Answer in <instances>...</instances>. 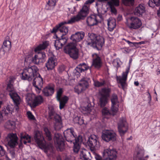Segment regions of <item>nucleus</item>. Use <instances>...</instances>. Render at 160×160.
<instances>
[{
    "label": "nucleus",
    "mask_w": 160,
    "mask_h": 160,
    "mask_svg": "<svg viewBox=\"0 0 160 160\" xmlns=\"http://www.w3.org/2000/svg\"><path fill=\"white\" fill-rule=\"evenodd\" d=\"M38 69L35 66H33L25 69L22 73L21 78L24 80L31 81L34 77L33 85L38 90H41L43 84V79L37 72Z\"/></svg>",
    "instance_id": "obj_1"
},
{
    "label": "nucleus",
    "mask_w": 160,
    "mask_h": 160,
    "mask_svg": "<svg viewBox=\"0 0 160 160\" xmlns=\"http://www.w3.org/2000/svg\"><path fill=\"white\" fill-rule=\"evenodd\" d=\"M88 40L86 42V45L92 46L98 50H101L104 43V38L93 33H88Z\"/></svg>",
    "instance_id": "obj_2"
},
{
    "label": "nucleus",
    "mask_w": 160,
    "mask_h": 160,
    "mask_svg": "<svg viewBox=\"0 0 160 160\" xmlns=\"http://www.w3.org/2000/svg\"><path fill=\"white\" fill-rule=\"evenodd\" d=\"M95 0H88L84 3L82 9L76 16L73 17L68 20V23H72L82 19L86 17L89 12V5L93 2Z\"/></svg>",
    "instance_id": "obj_3"
},
{
    "label": "nucleus",
    "mask_w": 160,
    "mask_h": 160,
    "mask_svg": "<svg viewBox=\"0 0 160 160\" xmlns=\"http://www.w3.org/2000/svg\"><path fill=\"white\" fill-rule=\"evenodd\" d=\"M34 138L38 146L41 149H44L45 152H47L50 148L52 149L53 147L52 144L47 145L46 144L44 138L42 133L39 131H37L35 132Z\"/></svg>",
    "instance_id": "obj_4"
},
{
    "label": "nucleus",
    "mask_w": 160,
    "mask_h": 160,
    "mask_svg": "<svg viewBox=\"0 0 160 160\" xmlns=\"http://www.w3.org/2000/svg\"><path fill=\"white\" fill-rule=\"evenodd\" d=\"M63 51L74 60H76L79 57V50L73 43L70 42L65 46Z\"/></svg>",
    "instance_id": "obj_5"
},
{
    "label": "nucleus",
    "mask_w": 160,
    "mask_h": 160,
    "mask_svg": "<svg viewBox=\"0 0 160 160\" xmlns=\"http://www.w3.org/2000/svg\"><path fill=\"white\" fill-rule=\"evenodd\" d=\"M111 89L109 88H103L99 92L100 98L98 105L102 108L105 106L108 102V98L110 96Z\"/></svg>",
    "instance_id": "obj_6"
},
{
    "label": "nucleus",
    "mask_w": 160,
    "mask_h": 160,
    "mask_svg": "<svg viewBox=\"0 0 160 160\" xmlns=\"http://www.w3.org/2000/svg\"><path fill=\"white\" fill-rule=\"evenodd\" d=\"M7 89L11 98L16 105L18 107V105L20 103L21 99L15 91L13 84H8ZM18 109V107L16 108L17 110Z\"/></svg>",
    "instance_id": "obj_7"
},
{
    "label": "nucleus",
    "mask_w": 160,
    "mask_h": 160,
    "mask_svg": "<svg viewBox=\"0 0 160 160\" xmlns=\"http://www.w3.org/2000/svg\"><path fill=\"white\" fill-rule=\"evenodd\" d=\"M125 23L129 28L133 29L139 28L142 24L141 20L135 17H131L127 18Z\"/></svg>",
    "instance_id": "obj_8"
},
{
    "label": "nucleus",
    "mask_w": 160,
    "mask_h": 160,
    "mask_svg": "<svg viewBox=\"0 0 160 160\" xmlns=\"http://www.w3.org/2000/svg\"><path fill=\"white\" fill-rule=\"evenodd\" d=\"M102 138L103 140L107 142L114 141L116 139V134L112 131L105 130L102 131Z\"/></svg>",
    "instance_id": "obj_9"
},
{
    "label": "nucleus",
    "mask_w": 160,
    "mask_h": 160,
    "mask_svg": "<svg viewBox=\"0 0 160 160\" xmlns=\"http://www.w3.org/2000/svg\"><path fill=\"white\" fill-rule=\"evenodd\" d=\"M87 143L91 151L94 154L95 153L94 150L96 149V147L98 148L100 145V143L98 141L96 136L94 135H91L88 138Z\"/></svg>",
    "instance_id": "obj_10"
},
{
    "label": "nucleus",
    "mask_w": 160,
    "mask_h": 160,
    "mask_svg": "<svg viewBox=\"0 0 160 160\" xmlns=\"http://www.w3.org/2000/svg\"><path fill=\"white\" fill-rule=\"evenodd\" d=\"M13 106L11 104H8L0 112V124L5 120L8 119L9 113H11L13 109Z\"/></svg>",
    "instance_id": "obj_11"
},
{
    "label": "nucleus",
    "mask_w": 160,
    "mask_h": 160,
    "mask_svg": "<svg viewBox=\"0 0 160 160\" xmlns=\"http://www.w3.org/2000/svg\"><path fill=\"white\" fill-rule=\"evenodd\" d=\"M63 134L66 140L71 143L76 141L78 138L72 128L67 129L64 131Z\"/></svg>",
    "instance_id": "obj_12"
},
{
    "label": "nucleus",
    "mask_w": 160,
    "mask_h": 160,
    "mask_svg": "<svg viewBox=\"0 0 160 160\" xmlns=\"http://www.w3.org/2000/svg\"><path fill=\"white\" fill-rule=\"evenodd\" d=\"M63 92L62 88H59L57 92L56 97L57 100L59 102V108L60 109L64 108L68 100V97L66 96H64L61 98Z\"/></svg>",
    "instance_id": "obj_13"
},
{
    "label": "nucleus",
    "mask_w": 160,
    "mask_h": 160,
    "mask_svg": "<svg viewBox=\"0 0 160 160\" xmlns=\"http://www.w3.org/2000/svg\"><path fill=\"white\" fill-rule=\"evenodd\" d=\"M118 128L119 132L120 135L122 137L128 129V124L125 118H122L120 119L118 123Z\"/></svg>",
    "instance_id": "obj_14"
},
{
    "label": "nucleus",
    "mask_w": 160,
    "mask_h": 160,
    "mask_svg": "<svg viewBox=\"0 0 160 160\" xmlns=\"http://www.w3.org/2000/svg\"><path fill=\"white\" fill-rule=\"evenodd\" d=\"M54 139V142L57 143V150L61 152L64 149L65 144L62 135L58 133H55Z\"/></svg>",
    "instance_id": "obj_15"
},
{
    "label": "nucleus",
    "mask_w": 160,
    "mask_h": 160,
    "mask_svg": "<svg viewBox=\"0 0 160 160\" xmlns=\"http://www.w3.org/2000/svg\"><path fill=\"white\" fill-rule=\"evenodd\" d=\"M8 145L10 147L14 148L18 144V137L16 133H9L6 138Z\"/></svg>",
    "instance_id": "obj_16"
},
{
    "label": "nucleus",
    "mask_w": 160,
    "mask_h": 160,
    "mask_svg": "<svg viewBox=\"0 0 160 160\" xmlns=\"http://www.w3.org/2000/svg\"><path fill=\"white\" fill-rule=\"evenodd\" d=\"M59 31L60 33V35L61 38H59L57 35H56V38L59 39L63 46L67 43V38L66 37H63V36L65 35L68 33V28L67 27H63L60 29Z\"/></svg>",
    "instance_id": "obj_17"
},
{
    "label": "nucleus",
    "mask_w": 160,
    "mask_h": 160,
    "mask_svg": "<svg viewBox=\"0 0 160 160\" xmlns=\"http://www.w3.org/2000/svg\"><path fill=\"white\" fill-rule=\"evenodd\" d=\"M112 106L111 109L113 115H115L118 110V96L116 94H113L111 98Z\"/></svg>",
    "instance_id": "obj_18"
},
{
    "label": "nucleus",
    "mask_w": 160,
    "mask_h": 160,
    "mask_svg": "<svg viewBox=\"0 0 160 160\" xmlns=\"http://www.w3.org/2000/svg\"><path fill=\"white\" fill-rule=\"evenodd\" d=\"M117 152L113 150L107 149L104 150L103 152L104 157H107L106 160H115L117 158Z\"/></svg>",
    "instance_id": "obj_19"
},
{
    "label": "nucleus",
    "mask_w": 160,
    "mask_h": 160,
    "mask_svg": "<svg viewBox=\"0 0 160 160\" xmlns=\"http://www.w3.org/2000/svg\"><path fill=\"white\" fill-rule=\"evenodd\" d=\"M85 35V33L83 32H78L72 34L70 39L73 41L74 43H76L81 41L84 38Z\"/></svg>",
    "instance_id": "obj_20"
},
{
    "label": "nucleus",
    "mask_w": 160,
    "mask_h": 160,
    "mask_svg": "<svg viewBox=\"0 0 160 160\" xmlns=\"http://www.w3.org/2000/svg\"><path fill=\"white\" fill-rule=\"evenodd\" d=\"M92 56L93 59L92 66L96 68H99L102 65L100 58L96 54H93Z\"/></svg>",
    "instance_id": "obj_21"
},
{
    "label": "nucleus",
    "mask_w": 160,
    "mask_h": 160,
    "mask_svg": "<svg viewBox=\"0 0 160 160\" xmlns=\"http://www.w3.org/2000/svg\"><path fill=\"white\" fill-rule=\"evenodd\" d=\"M129 69L130 66H129L126 69L125 72L122 73V77L119 79L117 78V80L119 81L123 89H124L125 86L128 74L129 72Z\"/></svg>",
    "instance_id": "obj_22"
},
{
    "label": "nucleus",
    "mask_w": 160,
    "mask_h": 160,
    "mask_svg": "<svg viewBox=\"0 0 160 160\" xmlns=\"http://www.w3.org/2000/svg\"><path fill=\"white\" fill-rule=\"evenodd\" d=\"M99 2H104L107 1V4L111 8L112 11L114 12L116 11L115 8H112L114 6H118L119 5L120 0H97Z\"/></svg>",
    "instance_id": "obj_23"
},
{
    "label": "nucleus",
    "mask_w": 160,
    "mask_h": 160,
    "mask_svg": "<svg viewBox=\"0 0 160 160\" xmlns=\"http://www.w3.org/2000/svg\"><path fill=\"white\" fill-rule=\"evenodd\" d=\"M57 64L56 60L54 57H51L49 58L47 62L46 63V66L48 70H50L53 69Z\"/></svg>",
    "instance_id": "obj_24"
},
{
    "label": "nucleus",
    "mask_w": 160,
    "mask_h": 160,
    "mask_svg": "<svg viewBox=\"0 0 160 160\" xmlns=\"http://www.w3.org/2000/svg\"><path fill=\"white\" fill-rule=\"evenodd\" d=\"M54 122V128L56 130H60L62 127V123L61 117L59 115H56L55 117Z\"/></svg>",
    "instance_id": "obj_25"
},
{
    "label": "nucleus",
    "mask_w": 160,
    "mask_h": 160,
    "mask_svg": "<svg viewBox=\"0 0 160 160\" xmlns=\"http://www.w3.org/2000/svg\"><path fill=\"white\" fill-rule=\"evenodd\" d=\"M145 12V7L144 5L142 4H140L136 7L134 10L135 15L141 16L142 14Z\"/></svg>",
    "instance_id": "obj_26"
},
{
    "label": "nucleus",
    "mask_w": 160,
    "mask_h": 160,
    "mask_svg": "<svg viewBox=\"0 0 160 160\" xmlns=\"http://www.w3.org/2000/svg\"><path fill=\"white\" fill-rule=\"evenodd\" d=\"M87 22L88 25L90 26L97 25L98 23V21L97 18V16L95 15H92L88 17Z\"/></svg>",
    "instance_id": "obj_27"
},
{
    "label": "nucleus",
    "mask_w": 160,
    "mask_h": 160,
    "mask_svg": "<svg viewBox=\"0 0 160 160\" xmlns=\"http://www.w3.org/2000/svg\"><path fill=\"white\" fill-rule=\"evenodd\" d=\"M11 48V42L9 40H5L3 42V45L0 49L1 52H3V54L8 51Z\"/></svg>",
    "instance_id": "obj_28"
},
{
    "label": "nucleus",
    "mask_w": 160,
    "mask_h": 160,
    "mask_svg": "<svg viewBox=\"0 0 160 160\" xmlns=\"http://www.w3.org/2000/svg\"><path fill=\"white\" fill-rule=\"evenodd\" d=\"M82 141V137L79 136L76 140V141L73 142L72 143L74 144L73 150L74 152L75 153H77L80 148V146L79 142Z\"/></svg>",
    "instance_id": "obj_29"
},
{
    "label": "nucleus",
    "mask_w": 160,
    "mask_h": 160,
    "mask_svg": "<svg viewBox=\"0 0 160 160\" xmlns=\"http://www.w3.org/2000/svg\"><path fill=\"white\" fill-rule=\"evenodd\" d=\"M20 137L21 143L23 142L26 144L27 142L29 143L31 142V137L25 133L21 132L20 134Z\"/></svg>",
    "instance_id": "obj_30"
},
{
    "label": "nucleus",
    "mask_w": 160,
    "mask_h": 160,
    "mask_svg": "<svg viewBox=\"0 0 160 160\" xmlns=\"http://www.w3.org/2000/svg\"><path fill=\"white\" fill-rule=\"evenodd\" d=\"M89 67L85 63H80L76 67V70L79 73L84 72L88 69Z\"/></svg>",
    "instance_id": "obj_31"
},
{
    "label": "nucleus",
    "mask_w": 160,
    "mask_h": 160,
    "mask_svg": "<svg viewBox=\"0 0 160 160\" xmlns=\"http://www.w3.org/2000/svg\"><path fill=\"white\" fill-rule=\"evenodd\" d=\"M108 30L112 31L116 26V20L114 18H110L108 20Z\"/></svg>",
    "instance_id": "obj_32"
},
{
    "label": "nucleus",
    "mask_w": 160,
    "mask_h": 160,
    "mask_svg": "<svg viewBox=\"0 0 160 160\" xmlns=\"http://www.w3.org/2000/svg\"><path fill=\"white\" fill-rule=\"evenodd\" d=\"M90 80V79L89 78H83L80 80L79 84L85 90L89 86V82Z\"/></svg>",
    "instance_id": "obj_33"
},
{
    "label": "nucleus",
    "mask_w": 160,
    "mask_h": 160,
    "mask_svg": "<svg viewBox=\"0 0 160 160\" xmlns=\"http://www.w3.org/2000/svg\"><path fill=\"white\" fill-rule=\"evenodd\" d=\"M43 102V99L41 96L35 97L32 103V107L33 108L41 104Z\"/></svg>",
    "instance_id": "obj_34"
},
{
    "label": "nucleus",
    "mask_w": 160,
    "mask_h": 160,
    "mask_svg": "<svg viewBox=\"0 0 160 160\" xmlns=\"http://www.w3.org/2000/svg\"><path fill=\"white\" fill-rule=\"evenodd\" d=\"M42 92L45 96L52 95L54 92V88L52 87L48 86L43 89Z\"/></svg>",
    "instance_id": "obj_35"
},
{
    "label": "nucleus",
    "mask_w": 160,
    "mask_h": 160,
    "mask_svg": "<svg viewBox=\"0 0 160 160\" xmlns=\"http://www.w3.org/2000/svg\"><path fill=\"white\" fill-rule=\"evenodd\" d=\"M41 54L35 55L32 58V62L36 64H38L43 62L42 59L40 58Z\"/></svg>",
    "instance_id": "obj_36"
},
{
    "label": "nucleus",
    "mask_w": 160,
    "mask_h": 160,
    "mask_svg": "<svg viewBox=\"0 0 160 160\" xmlns=\"http://www.w3.org/2000/svg\"><path fill=\"white\" fill-rule=\"evenodd\" d=\"M49 44L48 41L44 42L42 44H40L37 47L34 49V51L36 52L41 50L45 49L48 46Z\"/></svg>",
    "instance_id": "obj_37"
},
{
    "label": "nucleus",
    "mask_w": 160,
    "mask_h": 160,
    "mask_svg": "<svg viewBox=\"0 0 160 160\" xmlns=\"http://www.w3.org/2000/svg\"><path fill=\"white\" fill-rule=\"evenodd\" d=\"M43 130L44 132V135L46 136V139L48 141H50L52 140V136L51 132L48 128L47 127L43 128Z\"/></svg>",
    "instance_id": "obj_38"
},
{
    "label": "nucleus",
    "mask_w": 160,
    "mask_h": 160,
    "mask_svg": "<svg viewBox=\"0 0 160 160\" xmlns=\"http://www.w3.org/2000/svg\"><path fill=\"white\" fill-rule=\"evenodd\" d=\"M64 23H68V22H62L60 23L58 25L56 26L55 27L53 28L52 30L51 31L52 33H56V32H60L59 30L61 28H62L63 27H65L63 26ZM68 24H69L68 23Z\"/></svg>",
    "instance_id": "obj_39"
},
{
    "label": "nucleus",
    "mask_w": 160,
    "mask_h": 160,
    "mask_svg": "<svg viewBox=\"0 0 160 160\" xmlns=\"http://www.w3.org/2000/svg\"><path fill=\"white\" fill-rule=\"evenodd\" d=\"M148 4L150 7L152 8L155 6H159L160 5V0H149Z\"/></svg>",
    "instance_id": "obj_40"
},
{
    "label": "nucleus",
    "mask_w": 160,
    "mask_h": 160,
    "mask_svg": "<svg viewBox=\"0 0 160 160\" xmlns=\"http://www.w3.org/2000/svg\"><path fill=\"white\" fill-rule=\"evenodd\" d=\"M80 155L81 158L83 160L85 159L89 158V153L86 150L84 149L80 151Z\"/></svg>",
    "instance_id": "obj_41"
},
{
    "label": "nucleus",
    "mask_w": 160,
    "mask_h": 160,
    "mask_svg": "<svg viewBox=\"0 0 160 160\" xmlns=\"http://www.w3.org/2000/svg\"><path fill=\"white\" fill-rule=\"evenodd\" d=\"M15 124L14 122L12 121H8L5 125V128L9 129H12L14 128Z\"/></svg>",
    "instance_id": "obj_42"
},
{
    "label": "nucleus",
    "mask_w": 160,
    "mask_h": 160,
    "mask_svg": "<svg viewBox=\"0 0 160 160\" xmlns=\"http://www.w3.org/2000/svg\"><path fill=\"white\" fill-rule=\"evenodd\" d=\"M56 115H58L56 113L53 108L51 107L49 108V110L48 111V117L50 119H52L53 118L55 119V117Z\"/></svg>",
    "instance_id": "obj_43"
},
{
    "label": "nucleus",
    "mask_w": 160,
    "mask_h": 160,
    "mask_svg": "<svg viewBox=\"0 0 160 160\" xmlns=\"http://www.w3.org/2000/svg\"><path fill=\"white\" fill-rule=\"evenodd\" d=\"M91 108L90 105L88 104L86 107H83L82 108V112L84 114L90 113L91 111Z\"/></svg>",
    "instance_id": "obj_44"
},
{
    "label": "nucleus",
    "mask_w": 160,
    "mask_h": 160,
    "mask_svg": "<svg viewBox=\"0 0 160 160\" xmlns=\"http://www.w3.org/2000/svg\"><path fill=\"white\" fill-rule=\"evenodd\" d=\"M112 113H111L109 111V109L106 107L103 108L102 110V113L103 117L104 118V116L108 115L110 114L113 115V112L112 111Z\"/></svg>",
    "instance_id": "obj_45"
},
{
    "label": "nucleus",
    "mask_w": 160,
    "mask_h": 160,
    "mask_svg": "<svg viewBox=\"0 0 160 160\" xmlns=\"http://www.w3.org/2000/svg\"><path fill=\"white\" fill-rule=\"evenodd\" d=\"M74 90L75 92L77 93L78 94H79L85 90L78 84L77 86L75 87Z\"/></svg>",
    "instance_id": "obj_46"
},
{
    "label": "nucleus",
    "mask_w": 160,
    "mask_h": 160,
    "mask_svg": "<svg viewBox=\"0 0 160 160\" xmlns=\"http://www.w3.org/2000/svg\"><path fill=\"white\" fill-rule=\"evenodd\" d=\"M135 0H122L123 3L126 6H132L134 3Z\"/></svg>",
    "instance_id": "obj_47"
},
{
    "label": "nucleus",
    "mask_w": 160,
    "mask_h": 160,
    "mask_svg": "<svg viewBox=\"0 0 160 160\" xmlns=\"http://www.w3.org/2000/svg\"><path fill=\"white\" fill-rule=\"evenodd\" d=\"M98 14L97 15L101 19H102V15L104 14L107 12V11L104 10L102 8L101 9L97 10Z\"/></svg>",
    "instance_id": "obj_48"
},
{
    "label": "nucleus",
    "mask_w": 160,
    "mask_h": 160,
    "mask_svg": "<svg viewBox=\"0 0 160 160\" xmlns=\"http://www.w3.org/2000/svg\"><path fill=\"white\" fill-rule=\"evenodd\" d=\"M54 46L57 50H59L62 47V45L58 39L55 41Z\"/></svg>",
    "instance_id": "obj_49"
},
{
    "label": "nucleus",
    "mask_w": 160,
    "mask_h": 160,
    "mask_svg": "<svg viewBox=\"0 0 160 160\" xmlns=\"http://www.w3.org/2000/svg\"><path fill=\"white\" fill-rule=\"evenodd\" d=\"M105 84V82L104 80H102L101 82H99L98 81H94V86L97 87H100L103 86Z\"/></svg>",
    "instance_id": "obj_50"
},
{
    "label": "nucleus",
    "mask_w": 160,
    "mask_h": 160,
    "mask_svg": "<svg viewBox=\"0 0 160 160\" xmlns=\"http://www.w3.org/2000/svg\"><path fill=\"white\" fill-rule=\"evenodd\" d=\"M56 2V0H49L47 2V5L50 7H53L55 5Z\"/></svg>",
    "instance_id": "obj_51"
},
{
    "label": "nucleus",
    "mask_w": 160,
    "mask_h": 160,
    "mask_svg": "<svg viewBox=\"0 0 160 160\" xmlns=\"http://www.w3.org/2000/svg\"><path fill=\"white\" fill-rule=\"evenodd\" d=\"M5 154V151L3 147L0 145V157L4 156Z\"/></svg>",
    "instance_id": "obj_52"
},
{
    "label": "nucleus",
    "mask_w": 160,
    "mask_h": 160,
    "mask_svg": "<svg viewBox=\"0 0 160 160\" xmlns=\"http://www.w3.org/2000/svg\"><path fill=\"white\" fill-rule=\"evenodd\" d=\"M37 54H41L40 58L42 61L43 62L44 61V59L45 58L46 56L44 52H38Z\"/></svg>",
    "instance_id": "obj_53"
},
{
    "label": "nucleus",
    "mask_w": 160,
    "mask_h": 160,
    "mask_svg": "<svg viewBox=\"0 0 160 160\" xmlns=\"http://www.w3.org/2000/svg\"><path fill=\"white\" fill-rule=\"evenodd\" d=\"M27 114L28 116V118L31 120H34L35 118L33 115L32 114L31 112L30 111L27 112Z\"/></svg>",
    "instance_id": "obj_54"
},
{
    "label": "nucleus",
    "mask_w": 160,
    "mask_h": 160,
    "mask_svg": "<svg viewBox=\"0 0 160 160\" xmlns=\"http://www.w3.org/2000/svg\"><path fill=\"white\" fill-rule=\"evenodd\" d=\"M95 158L96 160H103L102 157L96 153H95Z\"/></svg>",
    "instance_id": "obj_55"
},
{
    "label": "nucleus",
    "mask_w": 160,
    "mask_h": 160,
    "mask_svg": "<svg viewBox=\"0 0 160 160\" xmlns=\"http://www.w3.org/2000/svg\"><path fill=\"white\" fill-rule=\"evenodd\" d=\"M65 70L64 66L63 65H61L59 66L58 68V71L60 73H62Z\"/></svg>",
    "instance_id": "obj_56"
},
{
    "label": "nucleus",
    "mask_w": 160,
    "mask_h": 160,
    "mask_svg": "<svg viewBox=\"0 0 160 160\" xmlns=\"http://www.w3.org/2000/svg\"><path fill=\"white\" fill-rule=\"evenodd\" d=\"M9 152L12 158H15V153L14 150H10Z\"/></svg>",
    "instance_id": "obj_57"
},
{
    "label": "nucleus",
    "mask_w": 160,
    "mask_h": 160,
    "mask_svg": "<svg viewBox=\"0 0 160 160\" xmlns=\"http://www.w3.org/2000/svg\"><path fill=\"white\" fill-rule=\"evenodd\" d=\"M80 117L78 116L75 117L73 119V121L76 123H78Z\"/></svg>",
    "instance_id": "obj_58"
},
{
    "label": "nucleus",
    "mask_w": 160,
    "mask_h": 160,
    "mask_svg": "<svg viewBox=\"0 0 160 160\" xmlns=\"http://www.w3.org/2000/svg\"><path fill=\"white\" fill-rule=\"evenodd\" d=\"M145 43V42L144 41H141L138 42H134L133 43V45L134 46L137 47V46L139 44H141Z\"/></svg>",
    "instance_id": "obj_59"
},
{
    "label": "nucleus",
    "mask_w": 160,
    "mask_h": 160,
    "mask_svg": "<svg viewBox=\"0 0 160 160\" xmlns=\"http://www.w3.org/2000/svg\"><path fill=\"white\" fill-rule=\"evenodd\" d=\"M123 40H124L126 42H127L128 43V44L130 46L133 47V46H134L133 45V43L134 42H130L129 41L126 40L124 39Z\"/></svg>",
    "instance_id": "obj_60"
},
{
    "label": "nucleus",
    "mask_w": 160,
    "mask_h": 160,
    "mask_svg": "<svg viewBox=\"0 0 160 160\" xmlns=\"http://www.w3.org/2000/svg\"><path fill=\"white\" fill-rule=\"evenodd\" d=\"M83 123H84L83 120L80 117L79 120L78 121V124H80V125H82V124H83Z\"/></svg>",
    "instance_id": "obj_61"
},
{
    "label": "nucleus",
    "mask_w": 160,
    "mask_h": 160,
    "mask_svg": "<svg viewBox=\"0 0 160 160\" xmlns=\"http://www.w3.org/2000/svg\"><path fill=\"white\" fill-rule=\"evenodd\" d=\"M14 78L10 77L9 78V82L8 84H12L13 82Z\"/></svg>",
    "instance_id": "obj_62"
},
{
    "label": "nucleus",
    "mask_w": 160,
    "mask_h": 160,
    "mask_svg": "<svg viewBox=\"0 0 160 160\" xmlns=\"http://www.w3.org/2000/svg\"><path fill=\"white\" fill-rule=\"evenodd\" d=\"M148 99H149L148 103L149 104L150 106H151V105L150 103H151V98L150 94L149 93H148Z\"/></svg>",
    "instance_id": "obj_63"
},
{
    "label": "nucleus",
    "mask_w": 160,
    "mask_h": 160,
    "mask_svg": "<svg viewBox=\"0 0 160 160\" xmlns=\"http://www.w3.org/2000/svg\"><path fill=\"white\" fill-rule=\"evenodd\" d=\"M157 14L159 17H160V7L159 8V9L158 11Z\"/></svg>",
    "instance_id": "obj_64"
}]
</instances>
